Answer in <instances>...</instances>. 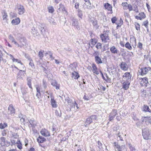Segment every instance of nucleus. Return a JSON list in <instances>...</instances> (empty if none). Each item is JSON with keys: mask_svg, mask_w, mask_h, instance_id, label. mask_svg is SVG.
<instances>
[{"mask_svg": "<svg viewBox=\"0 0 151 151\" xmlns=\"http://www.w3.org/2000/svg\"><path fill=\"white\" fill-rule=\"evenodd\" d=\"M142 135L144 138L146 140L151 139V133L150 129L145 128L142 130Z\"/></svg>", "mask_w": 151, "mask_h": 151, "instance_id": "1", "label": "nucleus"}, {"mask_svg": "<svg viewBox=\"0 0 151 151\" xmlns=\"http://www.w3.org/2000/svg\"><path fill=\"white\" fill-rule=\"evenodd\" d=\"M113 145L115 151H126L127 150L125 145L120 146L117 142H115Z\"/></svg>", "mask_w": 151, "mask_h": 151, "instance_id": "2", "label": "nucleus"}, {"mask_svg": "<svg viewBox=\"0 0 151 151\" xmlns=\"http://www.w3.org/2000/svg\"><path fill=\"white\" fill-rule=\"evenodd\" d=\"M109 31L107 30L104 31L103 33L100 35V37L103 42L106 43L109 42L110 40L109 37Z\"/></svg>", "mask_w": 151, "mask_h": 151, "instance_id": "3", "label": "nucleus"}, {"mask_svg": "<svg viewBox=\"0 0 151 151\" xmlns=\"http://www.w3.org/2000/svg\"><path fill=\"white\" fill-rule=\"evenodd\" d=\"M97 117L96 115H92L87 118L85 122L84 126L86 127L88 125H90L92 122L96 120Z\"/></svg>", "mask_w": 151, "mask_h": 151, "instance_id": "4", "label": "nucleus"}, {"mask_svg": "<svg viewBox=\"0 0 151 151\" xmlns=\"http://www.w3.org/2000/svg\"><path fill=\"white\" fill-rule=\"evenodd\" d=\"M151 70L150 67L141 68L139 70L138 74L141 76H144L149 71Z\"/></svg>", "mask_w": 151, "mask_h": 151, "instance_id": "5", "label": "nucleus"}, {"mask_svg": "<svg viewBox=\"0 0 151 151\" xmlns=\"http://www.w3.org/2000/svg\"><path fill=\"white\" fill-rule=\"evenodd\" d=\"M142 123L143 124L147 125L151 124V117L147 116L142 118Z\"/></svg>", "mask_w": 151, "mask_h": 151, "instance_id": "6", "label": "nucleus"}, {"mask_svg": "<svg viewBox=\"0 0 151 151\" xmlns=\"http://www.w3.org/2000/svg\"><path fill=\"white\" fill-rule=\"evenodd\" d=\"M71 20L72 26L76 27L78 29H80V27L78 20L74 17H72L71 18Z\"/></svg>", "mask_w": 151, "mask_h": 151, "instance_id": "7", "label": "nucleus"}, {"mask_svg": "<svg viewBox=\"0 0 151 151\" xmlns=\"http://www.w3.org/2000/svg\"><path fill=\"white\" fill-rule=\"evenodd\" d=\"M139 80H140V84L142 86L146 87L147 86V84H148V78L147 77L141 78Z\"/></svg>", "mask_w": 151, "mask_h": 151, "instance_id": "8", "label": "nucleus"}, {"mask_svg": "<svg viewBox=\"0 0 151 151\" xmlns=\"http://www.w3.org/2000/svg\"><path fill=\"white\" fill-rule=\"evenodd\" d=\"M2 13L3 18L2 23L4 25H5L6 23H8L7 22L8 19L7 14L5 11H3Z\"/></svg>", "mask_w": 151, "mask_h": 151, "instance_id": "9", "label": "nucleus"}, {"mask_svg": "<svg viewBox=\"0 0 151 151\" xmlns=\"http://www.w3.org/2000/svg\"><path fill=\"white\" fill-rule=\"evenodd\" d=\"M1 142L0 144L1 146L8 147L10 145V142L6 140L4 137H1L0 138Z\"/></svg>", "mask_w": 151, "mask_h": 151, "instance_id": "10", "label": "nucleus"}, {"mask_svg": "<svg viewBox=\"0 0 151 151\" xmlns=\"http://www.w3.org/2000/svg\"><path fill=\"white\" fill-rule=\"evenodd\" d=\"M17 9L18 14L20 15L23 14L25 11L23 6L20 4L17 5Z\"/></svg>", "mask_w": 151, "mask_h": 151, "instance_id": "11", "label": "nucleus"}, {"mask_svg": "<svg viewBox=\"0 0 151 151\" xmlns=\"http://www.w3.org/2000/svg\"><path fill=\"white\" fill-rule=\"evenodd\" d=\"M15 113V109L12 104L9 105L8 108V114L13 116Z\"/></svg>", "mask_w": 151, "mask_h": 151, "instance_id": "12", "label": "nucleus"}, {"mask_svg": "<svg viewBox=\"0 0 151 151\" xmlns=\"http://www.w3.org/2000/svg\"><path fill=\"white\" fill-rule=\"evenodd\" d=\"M117 114V111L116 110H113L109 116V120L111 121L113 119Z\"/></svg>", "mask_w": 151, "mask_h": 151, "instance_id": "13", "label": "nucleus"}, {"mask_svg": "<svg viewBox=\"0 0 151 151\" xmlns=\"http://www.w3.org/2000/svg\"><path fill=\"white\" fill-rule=\"evenodd\" d=\"M38 25L39 28L40 29L41 34L44 35L45 32V29H44L45 24L42 23H39Z\"/></svg>", "mask_w": 151, "mask_h": 151, "instance_id": "14", "label": "nucleus"}, {"mask_svg": "<svg viewBox=\"0 0 151 151\" xmlns=\"http://www.w3.org/2000/svg\"><path fill=\"white\" fill-rule=\"evenodd\" d=\"M30 124L29 125V127H32L34 128L37 125V122L35 121L34 119L32 118L29 120Z\"/></svg>", "mask_w": 151, "mask_h": 151, "instance_id": "15", "label": "nucleus"}, {"mask_svg": "<svg viewBox=\"0 0 151 151\" xmlns=\"http://www.w3.org/2000/svg\"><path fill=\"white\" fill-rule=\"evenodd\" d=\"M98 53V52H97L95 51V53L94 54V55H95L96 54V56L94 55L95 56V62L98 64L102 63V61L101 58L97 55Z\"/></svg>", "mask_w": 151, "mask_h": 151, "instance_id": "16", "label": "nucleus"}, {"mask_svg": "<svg viewBox=\"0 0 151 151\" xmlns=\"http://www.w3.org/2000/svg\"><path fill=\"white\" fill-rule=\"evenodd\" d=\"M40 133L41 134L45 137H48L50 136L49 132L46 129H42L40 131Z\"/></svg>", "mask_w": 151, "mask_h": 151, "instance_id": "17", "label": "nucleus"}, {"mask_svg": "<svg viewBox=\"0 0 151 151\" xmlns=\"http://www.w3.org/2000/svg\"><path fill=\"white\" fill-rule=\"evenodd\" d=\"M104 6L105 9H107L108 11H109V13L112 14V13L111 5L108 3H105L104 4Z\"/></svg>", "mask_w": 151, "mask_h": 151, "instance_id": "18", "label": "nucleus"}, {"mask_svg": "<svg viewBox=\"0 0 151 151\" xmlns=\"http://www.w3.org/2000/svg\"><path fill=\"white\" fill-rule=\"evenodd\" d=\"M120 68L121 69L124 71H126L128 69V67L127 64L124 62H122L120 65Z\"/></svg>", "mask_w": 151, "mask_h": 151, "instance_id": "19", "label": "nucleus"}, {"mask_svg": "<svg viewBox=\"0 0 151 151\" xmlns=\"http://www.w3.org/2000/svg\"><path fill=\"white\" fill-rule=\"evenodd\" d=\"M50 97H51V105H52V107L53 108H56L58 106V105L57 104L56 102L54 100V97L52 96L51 95Z\"/></svg>", "mask_w": 151, "mask_h": 151, "instance_id": "20", "label": "nucleus"}, {"mask_svg": "<svg viewBox=\"0 0 151 151\" xmlns=\"http://www.w3.org/2000/svg\"><path fill=\"white\" fill-rule=\"evenodd\" d=\"M110 50L112 53L114 54H118L119 53V51L118 50L116 47L114 46H113L111 47H110Z\"/></svg>", "mask_w": 151, "mask_h": 151, "instance_id": "21", "label": "nucleus"}, {"mask_svg": "<svg viewBox=\"0 0 151 151\" xmlns=\"http://www.w3.org/2000/svg\"><path fill=\"white\" fill-rule=\"evenodd\" d=\"M27 84L29 87L31 89V91H32V88L31 84V78L29 77H28L27 78Z\"/></svg>", "mask_w": 151, "mask_h": 151, "instance_id": "22", "label": "nucleus"}, {"mask_svg": "<svg viewBox=\"0 0 151 151\" xmlns=\"http://www.w3.org/2000/svg\"><path fill=\"white\" fill-rule=\"evenodd\" d=\"M92 71L93 73H95L96 75L99 74V72L97 70V68L96 65L94 64H93L92 65Z\"/></svg>", "mask_w": 151, "mask_h": 151, "instance_id": "23", "label": "nucleus"}, {"mask_svg": "<svg viewBox=\"0 0 151 151\" xmlns=\"http://www.w3.org/2000/svg\"><path fill=\"white\" fill-rule=\"evenodd\" d=\"M130 83L128 81H124L123 83L122 88L125 90H127L129 88Z\"/></svg>", "mask_w": 151, "mask_h": 151, "instance_id": "24", "label": "nucleus"}, {"mask_svg": "<svg viewBox=\"0 0 151 151\" xmlns=\"http://www.w3.org/2000/svg\"><path fill=\"white\" fill-rule=\"evenodd\" d=\"M142 110L145 112H150L151 110L148 106L144 105L142 108Z\"/></svg>", "mask_w": 151, "mask_h": 151, "instance_id": "25", "label": "nucleus"}, {"mask_svg": "<svg viewBox=\"0 0 151 151\" xmlns=\"http://www.w3.org/2000/svg\"><path fill=\"white\" fill-rule=\"evenodd\" d=\"M72 77L74 79H78L80 77V76L78 72L74 71L72 73Z\"/></svg>", "mask_w": 151, "mask_h": 151, "instance_id": "26", "label": "nucleus"}, {"mask_svg": "<svg viewBox=\"0 0 151 151\" xmlns=\"http://www.w3.org/2000/svg\"><path fill=\"white\" fill-rule=\"evenodd\" d=\"M51 84L57 90L59 89L60 88L59 84H58V83L55 81H52Z\"/></svg>", "mask_w": 151, "mask_h": 151, "instance_id": "27", "label": "nucleus"}, {"mask_svg": "<svg viewBox=\"0 0 151 151\" xmlns=\"http://www.w3.org/2000/svg\"><path fill=\"white\" fill-rule=\"evenodd\" d=\"M45 140L46 139L44 137L40 136L37 138V142L39 143H43Z\"/></svg>", "mask_w": 151, "mask_h": 151, "instance_id": "28", "label": "nucleus"}, {"mask_svg": "<svg viewBox=\"0 0 151 151\" xmlns=\"http://www.w3.org/2000/svg\"><path fill=\"white\" fill-rule=\"evenodd\" d=\"M20 22V20L18 18L13 19L12 21V23L14 25H15L18 24Z\"/></svg>", "mask_w": 151, "mask_h": 151, "instance_id": "29", "label": "nucleus"}, {"mask_svg": "<svg viewBox=\"0 0 151 151\" xmlns=\"http://www.w3.org/2000/svg\"><path fill=\"white\" fill-rule=\"evenodd\" d=\"M128 147L130 150V151H137L134 145H132L130 143L127 144Z\"/></svg>", "mask_w": 151, "mask_h": 151, "instance_id": "30", "label": "nucleus"}, {"mask_svg": "<svg viewBox=\"0 0 151 151\" xmlns=\"http://www.w3.org/2000/svg\"><path fill=\"white\" fill-rule=\"evenodd\" d=\"M123 77H125L127 80L131 78L132 76L129 72L125 73L123 76Z\"/></svg>", "mask_w": 151, "mask_h": 151, "instance_id": "31", "label": "nucleus"}, {"mask_svg": "<svg viewBox=\"0 0 151 151\" xmlns=\"http://www.w3.org/2000/svg\"><path fill=\"white\" fill-rule=\"evenodd\" d=\"M43 50H41L38 52V56L40 60H42L44 57Z\"/></svg>", "mask_w": 151, "mask_h": 151, "instance_id": "32", "label": "nucleus"}, {"mask_svg": "<svg viewBox=\"0 0 151 151\" xmlns=\"http://www.w3.org/2000/svg\"><path fill=\"white\" fill-rule=\"evenodd\" d=\"M97 146L98 147L99 151H101L103 150V144L100 141H98Z\"/></svg>", "mask_w": 151, "mask_h": 151, "instance_id": "33", "label": "nucleus"}, {"mask_svg": "<svg viewBox=\"0 0 151 151\" xmlns=\"http://www.w3.org/2000/svg\"><path fill=\"white\" fill-rule=\"evenodd\" d=\"M78 17L80 18L79 19L80 20V19H82L83 16V14H82V11L80 9H78Z\"/></svg>", "mask_w": 151, "mask_h": 151, "instance_id": "34", "label": "nucleus"}, {"mask_svg": "<svg viewBox=\"0 0 151 151\" xmlns=\"http://www.w3.org/2000/svg\"><path fill=\"white\" fill-rule=\"evenodd\" d=\"M7 124L6 123H0V129H4L5 128L7 127Z\"/></svg>", "mask_w": 151, "mask_h": 151, "instance_id": "35", "label": "nucleus"}, {"mask_svg": "<svg viewBox=\"0 0 151 151\" xmlns=\"http://www.w3.org/2000/svg\"><path fill=\"white\" fill-rule=\"evenodd\" d=\"M58 9L60 10H62L63 12H66V11L65 10V6L62 4H60V7L58 8Z\"/></svg>", "mask_w": 151, "mask_h": 151, "instance_id": "36", "label": "nucleus"}, {"mask_svg": "<svg viewBox=\"0 0 151 151\" xmlns=\"http://www.w3.org/2000/svg\"><path fill=\"white\" fill-rule=\"evenodd\" d=\"M128 3L126 2H122V5L123 6V9L124 10H126L127 9V6L128 5Z\"/></svg>", "mask_w": 151, "mask_h": 151, "instance_id": "37", "label": "nucleus"}, {"mask_svg": "<svg viewBox=\"0 0 151 151\" xmlns=\"http://www.w3.org/2000/svg\"><path fill=\"white\" fill-rule=\"evenodd\" d=\"M23 40V43H22V41L21 40H20V43H22V45L21 46H20L17 43V42L15 41H14L13 42L14 43V44L15 45H16L17 47H19V46H24L25 44V40Z\"/></svg>", "mask_w": 151, "mask_h": 151, "instance_id": "38", "label": "nucleus"}, {"mask_svg": "<svg viewBox=\"0 0 151 151\" xmlns=\"http://www.w3.org/2000/svg\"><path fill=\"white\" fill-rule=\"evenodd\" d=\"M90 22L97 29L98 27V26L97 24V22L95 20H91Z\"/></svg>", "mask_w": 151, "mask_h": 151, "instance_id": "39", "label": "nucleus"}, {"mask_svg": "<svg viewBox=\"0 0 151 151\" xmlns=\"http://www.w3.org/2000/svg\"><path fill=\"white\" fill-rule=\"evenodd\" d=\"M55 115L58 117H60L61 116V113L60 110H56L55 111Z\"/></svg>", "mask_w": 151, "mask_h": 151, "instance_id": "40", "label": "nucleus"}, {"mask_svg": "<svg viewBox=\"0 0 151 151\" xmlns=\"http://www.w3.org/2000/svg\"><path fill=\"white\" fill-rule=\"evenodd\" d=\"M125 47L128 49L129 50H131L132 49V47L130 45L129 43L127 42L125 45Z\"/></svg>", "mask_w": 151, "mask_h": 151, "instance_id": "41", "label": "nucleus"}, {"mask_svg": "<svg viewBox=\"0 0 151 151\" xmlns=\"http://www.w3.org/2000/svg\"><path fill=\"white\" fill-rule=\"evenodd\" d=\"M97 42L95 39H91V41L89 43V45L90 46V44L92 45L93 46Z\"/></svg>", "mask_w": 151, "mask_h": 151, "instance_id": "42", "label": "nucleus"}, {"mask_svg": "<svg viewBox=\"0 0 151 151\" xmlns=\"http://www.w3.org/2000/svg\"><path fill=\"white\" fill-rule=\"evenodd\" d=\"M139 15L140 17L141 18L142 20L144 19L146 17V15L143 12H141L139 14Z\"/></svg>", "mask_w": 151, "mask_h": 151, "instance_id": "43", "label": "nucleus"}, {"mask_svg": "<svg viewBox=\"0 0 151 151\" xmlns=\"http://www.w3.org/2000/svg\"><path fill=\"white\" fill-rule=\"evenodd\" d=\"M37 32V29L35 27H33L32 29L31 32L33 35L36 34Z\"/></svg>", "mask_w": 151, "mask_h": 151, "instance_id": "44", "label": "nucleus"}, {"mask_svg": "<svg viewBox=\"0 0 151 151\" xmlns=\"http://www.w3.org/2000/svg\"><path fill=\"white\" fill-rule=\"evenodd\" d=\"M8 131L7 129H4L2 132L1 134L3 136H6Z\"/></svg>", "mask_w": 151, "mask_h": 151, "instance_id": "45", "label": "nucleus"}, {"mask_svg": "<svg viewBox=\"0 0 151 151\" xmlns=\"http://www.w3.org/2000/svg\"><path fill=\"white\" fill-rule=\"evenodd\" d=\"M149 22L147 20L144 21L142 25H144L146 28H147L148 26Z\"/></svg>", "mask_w": 151, "mask_h": 151, "instance_id": "46", "label": "nucleus"}, {"mask_svg": "<svg viewBox=\"0 0 151 151\" xmlns=\"http://www.w3.org/2000/svg\"><path fill=\"white\" fill-rule=\"evenodd\" d=\"M49 12L52 13L54 12V10L53 7L51 6L48 7Z\"/></svg>", "mask_w": 151, "mask_h": 151, "instance_id": "47", "label": "nucleus"}, {"mask_svg": "<svg viewBox=\"0 0 151 151\" xmlns=\"http://www.w3.org/2000/svg\"><path fill=\"white\" fill-rule=\"evenodd\" d=\"M102 45L101 43L98 42L96 46V47L97 49H101L102 47Z\"/></svg>", "mask_w": 151, "mask_h": 151, "instance_id": "48", "label": "nucleus"}, {"mask_svg": "<svg viewBox=\"0 0 151 151\" xmlns=\"http://www.w3.org/2000/svg\"><path fill=\"white\" fill-rule=\"evenodd\" d=\"M21 72H24V73H25V71L24 70H20L19 72L18 73V78H22V77L21 76V74L22 75Z\"/></svg>", "mask_w": 151, "mask_h": 151, "instance_id": "49", "label": "nucleus"}, {"mask_svg": "<svg viewBox=\"0 0 151 151\" xmlns=\"http://www.w3.org/2000/svg\"><path fill=\"white\" fill-rule=\"evenodd\" d=\"M42 85L44 88L46 89L47 87V83L46 81L43 80Z\"/></svg>", "mask_w": 151, "mask_h": 151, "instance_id": "50", "label": "nucleus"}, {"mask_svg": "<svg viewBox=\"0 0 151 151\" xmlns=\"http://www.w3.org/2000/svg\"><path fill=\"white\" fill-rule=\"evenodd\" d=\"M127 7V9H128L129 11H131L133 10V7L130 4H128Z\"/></svg>", "mask_w": 151, "mask_h": 151, "instance_id": "51", "label": "nucleus"}, {"mask_svg": "<svg viewBox=\"0 0 151 151\" xmlns=\"http://www.w3.org/2000/svg\"><path fill=\"white\" fill-rule=\"evenodd\" d=\"M70 104H72V106L73 105L74 107L76 106L77 108V109H78L79 108V107L78 106V105L76 103L75 101H74V102H72V103H71Z\"/></svg>", "mask_w": 151, "mask_h": 151, "instance_id": "52", "label": "nucleus"}, {"mask_svg": "<svg viewBox=\"0 0 151 151\" xmlns=\"http://www.w3.org/2000/svg\"><path fill=\"white\" fill-rule=\"evenodd\" d=\"M13 62H17L18 63H20L21 65H23V64L21 62L20 60H18L17 59H15L14 58L13 59Z\"/></svg>", "mask_w": 151, "mask_h": 151, "instance_id": "53", "label": "nucleus"}, {"mask_svg": "<svg viewBox=\"0 0 151 151\" xmlns=\"http://www.w3.org/2000/svg\"><path fill=\"white\" fill-rule=\"evenodd\" d=\"M136 29L137 30H140V26L139 24L138 23H135V24Z\"/></svg>", "mask_w": 151, "mask_h": 151, "instance_id": "54", "label": "nucleus"}, {"mask_svg": "<svg viewBox=\"0 0 151 151\" xmlns=\"http://www.w3.org/2000/svg\"><path fill=\"white\" fill-rule=\"evenodd\" d=\"M9 38L10 40L12 42L15 41L14 38L11 35H9Z\"/></svg>", "mask_w": 151, "mask_h": 151, "instance_id": "55", "label": "nucleus"}, {"mask_svg": "<svg viewBox=\"0 0 151 151\" xmlns=\"http://www.w3.org/2000/svg\"><path fill=\"white\" fill-rule=\"evenodd\" d=\"M25 57L27 59L29 60L32 61V59L27 54H25Z\"/></svg>", "mask_w": 151, "mask_h": 151, "instance_id": "56", "label": "nucleus"}, {"mask_svg": "<svg viewBox=\"0 0 151 151\" xmlns=\"http://www.w3.org/2000/svg\"><path fill=\"white\" fill-rule=\"evenodd\" d=\"M136 13H138L139 12V9L137 6H136V7H134L133 9V10Z\"/></svg>", "mask_w": 151, "mask_h": 151, "instance_id": "57", "label": "nucleus"}, {"mask_svg": "<svg viewBox=\"0 0 151 151\" xmlns=\"http://www.w3.org/2000/svg\"><path fill=\"white\" fill-rule=\"evenodd\" d=\"M12 135L14 138L15 139H17L18 137V136L17 135V134L15 133H13L12 134Z\"/></svg>", "mask_w": 151, "mask_h": 151, "instance_id": "58", "label": "nucleus"}, {"mask_svg": "<svg viewBox=\"0 0 151 151\" xmlns=\"http://www.w3.org/2000/svg\"><path fill=\"white\" fill-rule=\"evenodd\" d=\"M3 54L2 52L0 50V63H1L3 58Z\"/></svg>", "mask_w": 151, "mask_h": 151, "instance_id": "59", "label": "nucleus"}, {"mask_svg": "<svg viewBox=\"0 0 151 151\" xmlns=\"http://www.w3.org/2000/svg\"><path fill=\"white\" fill-rule=\"evenodd\" d=\"M116 20V19L115 17H113L111 19V21L113 23H115Z\"/></svg>", "mask_w": 151, "mask_h": 151, "instance_id": "60", "label": "nucleus"}, {"mask_svg": "<svg viewBox=\"0 0 151 151\" xmlns=\"http://www.w3.org/2000/svg\"><path fill=\"white\" fill-rule=\"evenodd\" d=\"M117 135L118 136V139L122 141L123 138L122 137H121V135H120V133H119Z\"/></svg>", "mask_w": 151, "mask_h": 151, "instance_id": "61", "label": "nucleus"}, {"mask_svg": "<svg viewBox=\"0 0 151 151\" xmlns=\"http://www.w3.org/2000/svg\"><path fill=\"white\" fill-rule=\"evenodd\" d=\"M142 44L140 42H139L138 44V47L140 49H141L142 48Z\"/></svg>", "mask_w": 151, "mask_h": 151, "instance_id": "62", "label": "nucleus"}, {"mask_svg": "<svg viewBox=\"0 0 151 151\" xmlns=\"http://www.w3.org/2000/svg\"><path fill=\"white\" fill-rule=\"evenodd\" d=\"M17 147L20 150H21L22 149V145L21 143H20L18 144Z\"/></svg>", "mask_w": 151, "mask_h": 151, "instance_id": "63", "label": "nucleus"}, {"mask_svg": "<svg viewBox=\"0 0 151 151\" xmlns=\"http://www.w3.org/2000/svg\"><path fill=\"white\" fill-rule=\"evenodd\" d=\"M79 3L76 2L75 3V7L76 9H78L79 8Z\"/></svg>", "mask_w": 151, "mask_h": 151, "instance_id": "64", "label": "nucleus"}]
</instances>
